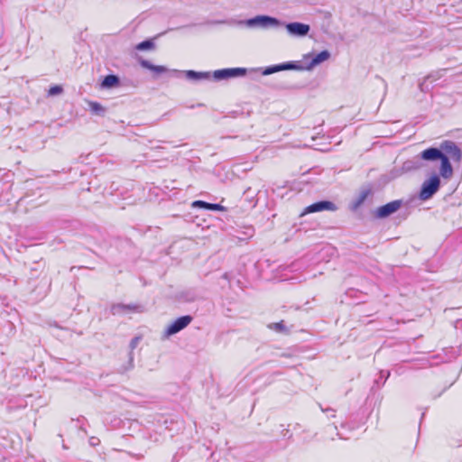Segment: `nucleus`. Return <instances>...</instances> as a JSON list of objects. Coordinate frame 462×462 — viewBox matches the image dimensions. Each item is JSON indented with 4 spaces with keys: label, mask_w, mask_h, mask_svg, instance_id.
Returning a JSON list of instances; mask_svg holds the SVG:
<instances>
[{
    "label": "nucleus",
    "mask_w": 462,
    "mask_h": 462,
    "mask_svg": "<svg viewBox=\"0 0 462 462\" xmlns=\"http://www.w3.org/2000/svg\"><path fill=\"white\" fill-rule=\"evenodd\" d=\"M422 157L426 162L440 161L439 174L444 179H450L453 176V168L450 161L459 162L462 152L452 141H444L439 148L430 147L423 151Z\"/></svg>",
    "instance_id": "1"
},
{
    "label": "nucleus",
    "mask_w": 462,
    "mask_h": 462,
    "mask_svg": "<svg viewBox=\"0 0 462 462\" xmlns=\"http://www.w3.org/2000/svg\"><path fill=\"white\" fill-rule=\"evenodd\" d=\"M329 57H330L329 51H323L320 53L317 54L307 67L300 66L296 62L289 61V62L282 63L279 65H274V66H270V67L265 68L264 70L263 71V75H270V74H273V73H275L278 71L289 70V69L302 70V69H306L308 70H311L315 66L328 60Z\"/></svg>",
    "instance_id": "2"
},
{
    "label": "nucleus",
    "mask_w": 462,
    "mask_h": 462,
    "mask_svg": "<svg viewBox=\"0 0 462 462\" xmlns=\"http://www.w3.org/2000/svg\"><path fill=\"white\" fill-rule=\"evenodd\" d=\"M249 27H261V28H276L282 26L283 23L277 18L269 15H257L246 21Z\"/></svg>",
    "instance_id": "3"
},
{
    "label": "nucleus",
    "mask_w": 462,
    "mask_h": 462,
    "mask_svg": "<svg viewBox=\"0 0 462 462\" xmlns=\"http://www.w3.org/2000/svg\"><path fill=\"white\" fill-rule=\"evenodd\" d=\"M440 179L438 175H432L430 179L426 180L421 186L420 192V199L427 200L430 199L439 189Z\"/></svg>",
    "instance_id": "4"
},
{
    "label": "nucleus",
    "mask_w": 462,
    "mask_h": 462,
    "mask_svg": "<svg viewBox=\"0 0 462 462\" xmlns=\"http://www.w3.org/2000/svg\"><path fill=\"white\" fill-rule=\"evenodd\" d=\"M423 151L417 156L413 157L411 160H408L403 162L402 169L392 171L393 178H395L397 176H400L403 172L411 171H416L419 169H421L424 167L423 162L426 161L423 157Z\"/></svg>",
    "instance_id": "5"
},
{
    "label": "nucleus",
    "mask_w": 462,
    "mask_h": 462,
    "mask_svg": "<svg viewBox=\"0 0 462 462\" xmlns=\"http://www.w3.org/2000/svg\"><path fill=\"white\" fill-rule=\"evenodd\" d=\"M192 320V317L189 315L182 316L177 319L172 324H171L165 331V336H172L183 328H185Z\"/></svg>",
    "instance_id": "6"
},
{
    "label": "nucleus",
    "mask_w": 462,
    "mask_h": 462,
    "mask_svg": "<svg viewBox=\"0 0 462 462\" xmlns=\"http://www.w3.org/2000/svg\"><path fill=\"white\" fill-rule=\"evenodd\" d=\"M402 206L401 200H393L382 207H379L376 210V217L378 218H385L392 214L395 213L400 209Z\"/></svg>",
    "instance_id": "7"
},
{
    "label": "nucleus",
    "mask_w": 462,
    "mask_h": 462,
    "mask_svg": "<svg viewBox=\"0 0 462 462\" xmlns=\"http://www.w3.org/2000/svg\"><path fill=\"white\" fill-rule=\"evenodd\" d=\"M336 209H337V207L333 202L322 200V201L313 203L310 206L307 207L301 215H304L306 213H314V212L323 211V210L335 211Z\"/></svg>",
    "instance_id": "8"
},
{
    "label": "nucleus",
    "mask_w": 462,
    "mask_h": 462,
    "mask_svg": "<svg viewBox=\"0 0 462 462\" xmlns=\"http://www.w3.org/2000/svg\"><path fill=\"white\" fill-rule=\"evenodd\" d=\"M285 27L289 33L300 37L307 35L310 30V25L298 22L287 23Z\"/></svg>",
    "instance_id": "9"
},
{
    "label": "nucleus",
    "mask_w": 462,
    "mask_h": 462,
    "mask_svg": "<svg viewBox=\"0 0 462 462\" xmlns=\"http://www.w3.org/2000/svg\"><path fill=\"white\" fill-rule=\"evenodd\" d=\"M138 61L143 68L150 69L151 71L154 72L156 75L170 71V69L168 68H166L164 66L153 65L150 61H148L141 57L138 59Z\"/></svg>",
    "instance_id": "10"
},
{
    "label": "nucleus",
    "mask_w": 462,
    "mask_h": 462,
    "mask_svg": "<svg viewBox=\"0 0 462 462\" xmlns=\"http://www.w3.org/2000/svg\"><path fill=\"white\" fill-rule=\"evenodd\" d=\"M120 85V79L116 75H107L104 78L101 87L103 88H113Z\"/></svg>",
    "instance_id": "11"
},
{
    "label": "nucleus",
    "mask_w": 462,
    "mask_h": 462,
    "mask_svg": "<svg viewBox=\"0 0 462 462\" xmlns=\"http://www.w3.org/2000/svg\"><path fill=\"white\" fill-rule=\"evenodd\" d=\"M141 306L138 305H125V304H116L112 307V312L113 314H120L124 313L126 310H140Z\"/></svg>",
    "instance_id": "12"
},
{
    "label": "nucleus",
    "mask_w": 462,
    "mask_h": 462,
    "mask_svg": "<svg viewBox=\"0 0 462 462\" xmlns=\"http://www.w3.org/2000/svg\"><path fill=\"white\" fill-rule=\"evenodd\" d=\"M187 79L193 80H201V79H208L210 78L209 72H198L195 70H186L184 71Z\"/></svg>",
    "instance_id": "13"
},
{
    "label": "nucleus",
    "mask_w": 462,
    "mask_h": 462,
    "mask_svg": "<svg viewBox=\"0 0 462 462\" xmlns=\"http://www.w3.org/2000/svg\"><path fill=\"white\" fill-rule=\"evenodd\" d=\"M88 106L90 108V111L95 114L96 116H104L106 108L103 106L101 104L95 102V101H88Z\"/></svg>",
    "instance_id": "14"
},
{
    "label": "nucleus",
    "mask_w": 462,
    "mask_h": 462,
    "mask_svg": "<svg viewBox=\"0 0 462 462\" xmlns=\"http://www.w3.org/2000/svg\"><path fill=\"white\" fill-rule=\"evenodd\" d=\"M227 69V78H236L245 76L246 74V69L243 68H234V69Z\"/></svg>",
    "instance_id": "15"
},
{
    "label": "nucleus",
    "mask_w": 462,
    "mask_h": 462,
    "mask_svg": "<svg viewBox=\"0 0 462 462\" xmlns=\"http://www.w3.org/2000/svg\"><path fill=\"white\" fill-rule=\"evenodd\" d=\"M140 340H141L140 337H134L131 340L130 345H129L131 351H133L138 346ZM133 361H134L133 352H130V354H129V368L133 367Z\"/></svg>",
    "instance_id": "16"
},
{
    "label": "nucleus",
    "mask_w": 462,
    "mask_h": 462,
    "mask_svg": "<svg viewBox=\"0 0 462 462\" xmlns=\"http://www.w3.org/2000/svg\"><path fill=\"white\" fill-rule=\"evenodd\" d=\"M155 48V44L152 40H146L136 45V50L138 51H148L153 50Z\"/></svg>",
    "instance_id": "17"
},
{
    "label": "nucleus",
    "mask_w": 462,
    "mask_h": 462,
    "mask_svg": "<svg viewBox=\"0 0 462 462\" xmlns=\"http://www.w3.org/2000/svg\"><path fill=\"white\" fill-rule=\"evenodd\" d=\"M213 76H214L215 79H217V80L226 79H228L227 78V69H223L216 70V71H214Z\"/></svg>",
    "instance_id": "18"
},
{
    "label": "nucleus",
    "mask_w": 462,
    "mask_h": 462,
    "mask_svg": "<svg viewBox=\"0 0 462 462\" xmlns=\"http://www.w3.org/2000/svg\"><path fill=\"white\" fill-rule=\"evenodd\" d=\"M370 192H371V191H370V189H365V190H363V191L360 193V195H359V198H358V199H357V201H356V207L360 206V205H361V204H362V203L366 199V198L368 197V195L370 194Z\"/></svg>",
    "instance_id": "19"
},
{
    "label": "nucleus",
    "mask_w": 462,
    "mask_h": 462,
    "mask_svg": "<svg viewBox=\"0 0 462 462\" xmlns=\"http://www.w3.org/2000/svg\"><path fill=\"white\" fill-rule=\"evenodd\" d=\"M210 203L202 201V200H196L192 203L193 208H201L205 209H209Z\"/></svg>",
    "instance_id": "20"
},
{
    "label": "nucleus",
    "mask_w": 462,
    "mask_h": 462,
    "mask_svg": "<svg viewBox=\"0 0 462 462\" xmlns=\"http://www.w3.org/2000/svg\"><path fill=\"white\" fill-rule=\"evenodd\" d=\"M62 91H63V89L60 86H54L50 88L49 95L50 96H57V95L61 94Z\"/></svg>",
    "instance_id": "21"
},
{
    "label": "nucleus",
    "mask_w": 462,
    "mask_h": 462,
    "mask_svg": "<svg viewBox=\"0 0 462 462\" xmlns=\"http://www.w3.org/2000/svg\"><path fill=\"white\" fill-rule=\"evenodd\" d=\"M270 327L280 332L286 330L282 322L273 323Z\"/></svg>",
    "instance_id": "22"
},
{
    "label": "nucleus",
    "mask_w": 462,
    "mask_h": 462,
    "mask_svg": "<svg viewBox=\"0 0 462 462\" xmlns=\"http://www.w3.org/2000/svg\"><path fill=\"white\" fill-rule=\"evenodd\" d=\"M209 209L216 210V211H221V210H224V207L221 206L220 204H211L210 203Z\"/></svg>",
    "instance_id": "23"
},
{
    "label": "nucleus",
    "mask_w": 462,
    "mask_h": 462,
    "mask_svg": "<svg viewBox=\"0 0 462 462\" xmlns=\"http://www.w3.org/2000/svg\"><path fill=\"white\" fill-rule=\"evenodd\" d=\"M432 77H433L432 75L428 76L427 78L424 79V82L420 84V88L421 91H425V88H424L425 82L428 79H431Z\"/></svg>",
    "instance_id": "24"
},
{
    "label": "nucleus",
    "mask_w": 462,
    "mask_h": 462,
    "mask_svg": "<svg viewBox=\"0 0 462 462\" xmlns=\"http://www.w3.org/2000/svg\"><path fill=\"white\" fill-rule=\"evenodd\" d=\"M171 71H172L173 73H180V71H179V70H176V69H173V70H171Z\"/></svg>",
    "instance_id": "25"
}]
</instances>
